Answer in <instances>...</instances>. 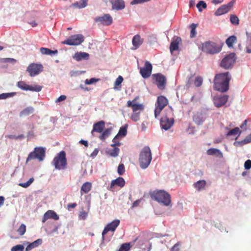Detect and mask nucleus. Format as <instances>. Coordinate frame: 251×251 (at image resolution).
Wrapping results in <instances>:
<instances>
[{"instance_id":"obj_49","label":"nucleus","mask_w":251,"mask_h":251,"mask_svg":"<svg viewBox=\"0 0 251 251\" xmlns=\"http://www.w3.org/2000/svg\"><path fill=\"white\" fill-rule=\"evenodd\" d=\"M24 247L22 245H17L13 247L11 250V251H23Z\"/></svg>"},{"instance_id":"obj_61","label":"nucleus","mask_w":251,"mask_h":251,"mask_svg":"<svg viewBox=\"0 0 251 251\" xmlns=\"http://www.w3.org/2000/svg\"><path fill=\"white\" fill-rule=\"evenodd\" d=\"M178 243L176 244L172 248V251H179Z\"/></svg>"},{"instance_id":"obj_42","label":"nucleus","mask_w":251,"mask_h":251,"mask_svg":"<svg viewBox=\"0 0 251 251\" xmlns=\"http://www.w3.org/2000/svg\"><path fill=\"white\" fill-rule=\"evenodd\" d=\"M34 180V179L33 177H31L27 182L24 183H19V185L23 188H27L32 184Z\"/></svg>"},{"instance_id":"obj_41","label":"nucleus","mask_w":251,"mask_h":251,"mask_svg":"<svg viewBox=\"0 0 251 251\" xmlns=\"http://www.w3.org/2000/svg\"><path fill=\"white\" fill-rule=\"evenodd\" d=\"M230 21L233 25H238L239 24V18L235 15H230Z\"/></svg>"},{"instance_id":"obj_40","label":"nucleus","mask_w":251,"mask_h":251,"mask_svg":"<svg viewBox=\"0 0 251 251\" xmlns=\"http://www.w3.org/2000/svg\"><path fill=\"white\" fill-rule=\"evenodd\" d=\"M140 113L141 112L140 111H138V112H133L130 116V119L134 122H137L139 121L140 119Z\"/></svg>"},{"instance_id":"obj_25","label":"nucleus","mask_w":251,"mask_h":251,"mask_svg":"<svg viewBox=\"0 0 251 251\" xmlns=\"http://www.w3.org/2000/svg\"><path fill=\"white\" fill-rule=\"evenodd\" d=\"M181 42V39L179 37H176L171 43L170 50L171 52L176 50L178 49V45Z\"/></svg>"},{"instance_id":"obj_55","label":"nucleus","mask_w":251,"mask_h":251,"mask_svg":"<svg viewBox=\"0 0 251 251\" xmlns=\"http://www.w3.org/2000/svg\"><path fill=\"white\" fill-rule=\"evenodd\" d=\"M244 168L246 170H249L251 168V160H247L244 163Z\"/></svg>"},{"instance_id":"obj_22","label":"nucleus","mask_w":251,"mask_h":251,"mask_svg":"<svg viewBox=\"0 0 251 251\" xmlns=\"http://www.w3.org/2000/svg\"><path fill=\"white\" fill-rule=\"evenodd\" d=\"M143 42L144 39L141 38L140 35L139 34L135 35L132 40L133 47H132L131 49L133 50H137L143 43Z\"/></svg>"},{"instance_id":"obj_26","label":"nucleus","mask_w":251,"mask_h":251,"mask_svg":"<svg viewBox=\"0 0 251 251\" xmlns=\"http://www.w3.org/2000/svg\"><path fill=\"white\" fill-rule=\"evenodd\" d=\"M89 57L88 53L84 52H76L73 56V58L77 61L82 60V59L87 60Z\"/></svg>"},{"instance_id":"obj_16","label":"nucleus","mask_w":251,"mask_h":251,"mask_svg":"<svg viewBox=\"0 0 251 251\" xmlns=\"http://www.w3.org/2000/svg\"><path fill=\"white\" fill-rule=\"evenodd\" d=\"M235 2V0H232L227 4L222 5L216 11L215 15L220 16L227 13L233 6Z\"/></svg>"},{"instance_id":"obj_15","label":"nucleus","mask_w":251,"mask_h":251,"mask_svg":"<svg viewBox=\"0 0 251 251\" xmlns=\"http://www.w3.org/2000/svg\"><path fill=\"white\" fill-rule=\"evenodd\" d=\"M174 123V118H169L167 116H162L160 119V125L161 127L165 130L170 129L173 126Z\"/></svg>"},{"instance_id":"obj_4","label":"nucleus","mask_w":251,"mask_h":251,"mask_svg":"<svg viewBox=\"0 0 251 251\" xmlns=\"http://www.w3.org/2000/svg\"><path fill=\"white\" fill-rule=\"evenodd\" d=\"M52 165L58 170L64 169L67 165L66 153L61 151L55 156L52 162Z\"/></svg>"},{"instance_id":"obj_23","label":"nucleus","mask_w":251,"mask_h":251,"mask_svg":"<svg viewBox=\"0 0 251 251\" xmlns=\"http://www.w3.org/2000/svg\"><path fill=\"white\" fill-rule=\"evenodd\" d=\"M113 9L120 10L125 8V3L124 0H110Z\"/></svg>"},{"instance_id":"obj_24","label":"nucleus","mask_w":251,"mask_h":251,"mask_svg":"<svg viewBox=\"0 0 251 251\" xmlns=\"http://www.w3.org/2000/svg\"><path fill=\"white\" fill-rule=\"evenodd\" d=\"M49 219H52L55 220L59 219V216L53 210H48L44 215L42 222L45 223L47 220Z\"/></svg>"},{"instance_id":"obj_38","label":"nucleus","mask_w":251,"mask_h":251,"mask_svg":"<svg viewBox=\"0 0 251 251\" xmlns=\"http://www.w3.org/2000/svg\"><path fill=\"white\" fill-rule=\"evenodd\" d=\"M127 133V126H123L120 127V130L118 132V133L117 135L118 136H122L124 137L126 135Z\"/></svg>"},{"instance_id":"obj_36","label":"nucleus","mask_w":251,"mask_h":251,"mask_svg":"<svg viewBox=\"0 0 251 251\" xmlns=\"http://www.w3.org/2000/svg\"><path fill=\"white\" fill-rule=\"evenodd\" d=\"M42 243V240L41 239H37V240L35 241L34 242L31 243L29 245H28L26 248V251H28V250L35 248L38 246L39 245H41Z\"/></svg>"},{"instance_id":"obj_5","label":"nucleus","mask_w":251,"mask_h":251,"mask_svg":"<svg viewBox=\"0 0 251 251\" xmlns=\"http://www.w3.org/2000/svg\"><path fill=\"white\" fill-rule=\"evenodd\" d=\"M45 148L43 147H36L34 151L30 152L26 159V162L32 159H37L40 161L44 160L45 157Z\"/></svg>"},{"instance_id":"obj_28","label":"nucleus","mask_w":251,"mask_h":251,"mask_svg":"<svg viewBox=\"0 0 251 251\" xmlns=\"http://www.w3.org/2000/svg\"><path fill=\"white\" fill-rule=\"evenodd\" d=\"M206 181L204 180H201L198 181L194 184V187L198 191H200L204 190L206 186Z\"/></svg>"},{"instance_id":"obj_12","label":"nucleus","mask_w":251,"mask_h":251,"mask_svg":"<svg viewBox=\"0 0 251 251\" xmlns=\"http://www.w3.org/2000/svg\"><path fill=\"white\" fill-rule=\"evenodd\" d=\"M43 66L41 64L36 63L30 64L27 68L26 71L31 76H34L43 71Z\"/></svg>"},{"instance_id":"obj_60","label":"nucleus","mask_w":251,"mask_h":251,"mask_svg":"<svg viewBox=\"0 0 251 251\" xmlns=\"http://www.w3.org/2000/svg\"><path fill=\"white\" fill-rule=\"evenodd\" d=\"M77 205L76 203H69L67 205L68 209L69 210L71 208H75Z\"/></svg>"},{"instance_id":"obj_29","label":"nucleus","mask_w":251,"mask_h":251,"mask_svg":"<svg viewBox=\"0 0 251 251\" xmlns=\"http://www.w3.org/2000/svg\"><path fill=\"white\" fill-rule=\"evenodd\" d=\"M207 154L209 155H216L217 156L221 158L223 157V153L218 149L215 148H211L208 149L207 151Z\"/></svg>"},{"instance_id":"obj_51","label":"nucleus","mask_w":251,"mask_h":251,"mask_svg":"<svg viewBox=\"0 0 251 251\" xmlns=\"http://www.w3.org/2000/svg\"><path fill=\"white\" fill-rule=\"evenodd\" d=\"M99 80V79H96L94 77L91 78L90 79H86L85 80V84H87V85H90V84H92L94 83H95V82L98 81Z\"/></svg>"},{"instance_id":"obj_9","label":"nucleus","mask_w":251,"mask_h":251,"mask_svg":"<svg viewBox=\"0 0 251 251\" xmlns=\"http://www.w3.org/2000/svg\"><path fill=\"white\" fill-rule=\"evenodd\" d=\"M235 59V54L234 53H229L222 59L220 66L225 69H228L232 66Z\"/></svg>"},{"instance_id":"obj_59","label":"nucleus","mask_w":251,"mask_h":251,"mask_svg":"<svg viewBox=\"0 0 251 251\" xmlns=\"http://www.w3.org/2000/svg\"><path fill=\"white\" fill-rule=\"evenodd\" d=\"M66 99V96L65 95H61L56 100V102L62 101Z\"/></svg>"},{"instance_id":"obj_14","label":"nucleus","mask_w":251,"mask_h":251,"mask_svg":"<svg viewBox=\"0 0 251 251\" xmlns=\"http://www.w3.org/2000/svg\"><path fill=\"white\" fill-rule=\"evenodd\" d=\"M95 20L96 23L106 26L111 25L113 22L112 18L109 14H105L102 16L97 17Z\"/></svg>"},{"instance_id":"obj_17","label":"nucleus","mask_w":251,"mask_h":251,"mask_svg":"<svg viewBox=\"0 0 251 251\" xmlns=\"http://www.w3.org/2000/svg\"><path fill=\"white\" fill-rule=\"evenodd\" d=\"M228 99V96L226 95H222L215 96L213 98V102L217 107H221L224 105Z\"/></svg>"},{"instance_id":"obj_8","label":"nucleus","mask_w":251,"mask_h":251,"mask_svg":"<svg viewBox=\"0 0 251 251\" xmlns=\"http://www.w3.org/2000/svg\"><path fill=\"white\" fill-rule=\"evenodd\" d=\"M84 41V37L81 34H75L69 37L66 40L62 42V44L70 46L80 45Z\"/></svg>"},{"instance_id":"obj_33","label":"nucleus","mask_w":251,"mask_h":251,"mask_svg":"<svg viewBox=\"0 0 251 251\" xmlns=\"http://www.w3.org/2000/svg\"><path fill=\"white\" fill-rule=\"evenodd\" d=\"M237 41V38L234 35L229 36L226 41V43L229 48L233 47V43Z\"/></svg>"},{"instance_id":"obj_7","label":"nucleus","mask_w":251,"mask_h":251,"mask_svg":"<svg viewBox=\"0 0 251 251\" xmlns=\"http://www.w3.org/2000/svg\"><path fill=\"white\" fill-rule=\"evenodd\" d=\"M168 104V100L165 97L160 96L157 97L154 110V116L155 118H157L159 115L161 111Z\"/></svg>"},{"instance_id":"obj_10","label":"nucleus","mask_w":251,"mask_h":251,"mask_svg":"<svg viewBox=\"0 0 251 251\" xmlns=\"http://www.w3.org/2000/svg\"><path fill=\"white\" fill-rule=\"evenodd\" d=\"M17 86L21 89L24 91H31L35 92H40L42 90V86L37 85H29L25 81H20L17 83Z\"/></svg>"},{"instance_id":"obj_21","label":"nucleus","mask_w":251,"mask_h":251,"mask_svg":"<svg viewBox=\"0 0 251 251\" xmlns=\"http://www.w3.org/2000/svg\"><path fill=\"white\" fill-rule=\"evenodd\" d=\"M136 99L133 100L132 101L128 100L127 102L126 105L128 107H131L133 112H138L143 110L144 107L142 104L135 103Z\"/></svg>"},{"instance_id":"obj_19","label":"nucleus","mask_w":251,"mask_h":251,"mask_svg":"<svg viewBox=\"0 0 251 251\" xmlns=\"http://www.w3.org/2000/svg\"><path fill=\"white\" fill-rule=\"evenodd\" d=\"M105 128V122L103 121H100L95 123L93 125V129L91 131V134L94 136V133L97 132L101 133Z\"/></svg>"},{"instance_id":"obj_48","label":"nucleus","mask_w":251,"mask_h":251,"mask_svg":"<svg viewBox=\"0 0 251 251\" xmlns=\"http://www.w3.org/2000/svg\"><path fill=\"white\" fill-rule=\"evenodd\" d=\"M202 83V79L200 76L197 77L194 81V85L196 87H200Z\"/></svg>"},{"instance_id":"obj_30","label":"nucleus","mask_w":251,"mask_h":251,"mask_svg":"<svg viewBox=\"0 0 251 251\" xmlns=\"http://www.w3.org/2000/svg\"><path fill=\"white\" fill-rule=\"evenodd\" d=\"M88 0H81L80 2H76L73 3L70 7L82 8L86 7L88 4Z\"/></svg>"},{"instance_id":"obj_50","label":"nucleus","mask_w":251,"mask_h":251,"mask_svg":"<svg viewBox=\"0 0 251 251\" xmlns=\"http://www.w3.org/2000/svg\"><path fill=\"white\" fill-rule=\"evenodd\" d=\"M117 172L119 175H122L124 174L125 172V168L123 164H121L119 165Z\"/></svg>"},{"instance_id":"obj_56","label":"nucleus","mask_w":251,"mask_h":251,"mask_svg":"<svg viewBox=\"0 0 251 251\" xmlns=\"http://www.w3.org/2000/svg\"><path fill=\"white\" fill-rule=\"evenodd\" d=\"M246 52L248 53H251V36L250 40V43L246 48Z\"/></svg>"},{"instance_id":"obj_37","label":"nucleus","mask_w":251,"mask_h":251,"mask_svg":"<svg viewBox=\"0 0 251 251\" xmlns=\"http://www.w3.org/2000/svg\"><path fill=\"white\" fill-rule=\"evenodd\" d=\"M194 122L197 125H201L204 122L203 118L199 115H195L193 117Z\"/></svg>"},{"instance_id":"obj_44","label":"nucleus","mask_w":251,"mask_h":251,"mask_svg":"<svg viewBox=\"0 0 251 251\" xmlns=\"http://www.w3.org/2000/svg\"><path fill=\"white\" fill-rule=\"evenodd\" d=\"M26 231V226L25 224H22L19 228L17 229V232L20 235H23Z\"/></svg>"},{"instance_id":"obj_13","label":"nucleus","mask_w":251,"mask_h":251,"mask_svg":"<svg viewBox=\"0 0 251 251\" xmlns=\"http://www.w3.org/2000/svg\"><path fill=\"white\" fill-rule=\"evenodd\" d=\"M152 66L151 64L148 61H146L145 65L140 68V73L143 78L146 79L149 77L152 72Z\"/></svg>"},{"instance_id":"obj_1","label":"nucleus","mask_w":251,"mask_h":251,"mask_svg":"<svg viewBox=\"0 0 251 251\" xmlns=\"http://www.w3.org/2000/svg\"><path fill=\"white\" fill-rule=\"evenodd\" d=\"M230 80L228 72L216 75L214 80V89L221 92L227 91L229 88Z\"/></svg>"},{"instance_id":"obj_20","label":"nucleus","mask_w":251,"mask_h":251,"mask_svg":"<svg viewBox=\"0 0 251 251\" xmlns=\"http://www.w3.org/2000/svg\"><path fill=\"white\" fill-rule=\"evenodd\" d=\"M125 185V181L124 179L122 177H119L111 181L109 190L113 191L115 186H117L122 188Z\"/></svg>"},{"instance_id":"obj_18","label":"nucleus","mask_w":251,"mask_h":251,"mask_svg":"<svg viewBox=\"0 0 251 251\" xmlns=\"http://www.w3.org/2000/svg\"><path fill=\"white\" fill-rule=\"evenodd\" d=\"M120 220H114L110 223L108 224L104 228L102 232V239H104V235L109 231H114L117 226L120 224Z\"/></svg>"},{"instance_id":"obj_32","label":"nucleus","mask_w":251,"mask_h":251,"mask_svg":"<svg viewBox=\"0 0 251 251\" xmlns=\"http://www.w3.org/2000/svg\"><path fill=\"white\" fill-rule=\"evenodd\" d=\"M40 52L43 54L52 55L57 54L58 51L57 50H52L48 48H40Z\"/></svg>"},{"instance_id":"obj_62","label":"nucleus","mask_w":251,"mask_h":251,"mask_svg":"<svg viewBox=\"0 0 251 251\" xmlns=\"http://www.w3.org/2000/svg\"><path fill=\"white\" fill-rule=\"evenodd\" d=\"M99 152V150L97 149H95L93 152L91 154V157L96 156Z\"/></svg>"},{"instance_id":"obj_35","label":"nucleus","mask_w":251,"mask_h":251,"mask_svg":"<svg viewBox=\"0 0 251 251\" xmlns=\"http://www.w3.org/2000/svg\"><path fill=\"white\" fill-rule=\"evenodd\" d=\"M111 129L110 128H106L104 129L103 131L101 133V135L99 136V138L101 140H104L106 138H107L109 135L110 134Z\"/></svg>"},{"instance_id":"obj_45","label":"nucleus","mask_w":251,"mask_h":251,"mask_svg":"<svg viewBox=\"0 0 251 251\" xmlns=\"http://www.w3.org/2000/svg\"><path fill=\"white\" fill-rule=\"evenodd\" d=\"M16 94V92H12V93H2L0 94V99H5L7 98L13 97Z\"/></svg>"},{"instance_id":"obj_6","label":"nucleus","mask_w":251,"mask_h":251,"mask_svg":"<svg viewBox=\"0 0 251 251\" xmlns=\"http://www.w3.org/2000/svg\"><path fill=\"white\" fill-rule=\"evenodd\" d=\"M201 50L207 53L215 54L219 52L221 49L215 42L207 41L202 44Z\"/></svg>"},{"instance_id":"obj_11","label":"nucleus","mask_w":251,"mask_h":251,"mask_svg":"<svg viewBox=\"0 0 251 251\" xmlns=\"http://www.w3.org/2000/svg\"><path fill=\"white\" fill-rule=\"evenodd\" d=\"M152 77L157 87L160 90H164L166 84V77L162 74L158 73L153 74Z\"/></svg>"},{"instance_id":"obj_64","label":"nucleus","mask_w":251,"mask_h":251,"mask_svg":"<svg viewBox=\"0 0 251 251\" xmlns=\"http://www.w3.org/2000/svg\"><path fill=\"white\" fill-rule=\"evenodd\" d=\"M79 143L82 145H84L85 147H88V142L87 141L81 140L79 141Z\"/></svg>"},{"instance_id":"obj_43","label":"nucleus","mask_w":251,"mask_h":251,"mask_svg":"<svg viewBox=\"0 0 251 251\" xmlns=\"http://www.w3.org/2000/svg\"><path fill=\"white\" fill-rule=\"evenodd\" d=\"M131 248L130 243H125L123 244L119 250V251H128Z\"/></svg>"},{"instance_id":"obj_34","label":"nucleus","mask_w":251,"mask_h":251,"mask_svg":"<svg viewBox=\"0 0 251 251\" xmlns=\"http://www.w3.org/2000/svg\"><path fill=\"white\" fill-rule=\"evenodd\" d=\"M120 150L117 147H114L111 150H109L107 151V153L110 156L115 157H117L119 153Z\"/></svg>"},{"instance_id":"obj_27","label":"nucleus","mask_w":251,"mask_h":251,"mask_svg":"<svg viewBox=\"0 0 251 251\" xmlns=\"http://www.w3.org/2000/svg\"><path fill=\"white\" fill-rule=\"evenodd\" d=\"M92 188V184L89 182H86L83 184L81 187L80 193L81 195L83 194L88 193Z\"/></svg>"},{"instance_id":"obj_39","label":"nucleus","mask_w":251,"mask_h":251,"mask_svg":"<svg viewBox=\"0 0 251 251\" xmlns=\"http://www.w3.org/2000/svg\"><path fill=\"white\" fill-rule=\"evenodd\" d=\"M198 26V24H192L190 25V27L191 28V32H190V37L193 38L196 36L197 32H196V27Z\"/></svg>"},{"instance_id":"obj_54","label":"nucleus","mask_w":251,"mask_h":251,"mask_svg":"<svg viewBox=\"0 0 251 251\" xmlns=\"http://www.w3.org/2000/svg\"><path fill=\"white\" fill-rule=\"evenodd\" d=\"M123 78L122 76L119 75L116 79L115 83L114 85L115 86H119L120 85L122 82L123 81Z\"/></svg>"},{"instance_id":"obj_31","label":"nucleus","mask_w":251,"mask_h":251,"mask_svg":"<svg viewBox=\"0 0 251 251\" xmlns=\"http://www.w3.org/2000/svg\"><path fill=\"white\" fill-rule=\"evenodd\" d=\"M34 112V108L29 106L23 110L20 113V117H24L29 115Z\"/></svg>"},{"instance_id":"obj_52","label":"nucleus","mask_w":251,"mask_h":251,"mask_svg":"<svg viewBox=\"0 0 251 251\" xmlns=\"http://www.w3.org/2000/svg\"><path fill=\"white\" fill-rule=\"evenodd\" d=\"M118 136L116 135L112 140L113 144L111 145L112 147H115L116 146H120L121 143L118 141Z\"/></svg>"},{"instance_id":"obj_53","label":"nucleus","mask_w":251,"mask_h":251,"mask_svg":"<svg viewBox=\"0 0 251 251\" xmlns=\"http://www.w3.org/2000/svg\"><path fill=\"white\" fill-rule=\"evenodd\" d=\"M151 0H133L130 2L131 5H134L137 4L143 3L146 2H148Z\"/></svg>"},{"instance_id":"obj_58","label":"nucleus","mask_w":251,"mask_h":251,"mask_svg":"<svg viewBox=\"0 0 251 251\" xmlns=\"http://www.w3.org/2000/svg\"><path fill=\"white\" fill-rule=\"evenodd\" d=\"M87 216V213L85 211H82L80 212L79 214V217H80L82 219H85Z\"/></svg>"},{"instance_id":"obj_46","label":"nucleus","mask_w":251,"mask_h":251,"mask_svg":"<svg viewBox=\"0 0 251 251\" xmlns=\"http://www.w3.org/2000/svg\"><path fill=\"white\" fill-rule=\"evenodd\" d=\"M241 131L239 129V127H235L233 129L230 130L227 133L228 135H237L239 133H241Z\"/></svg>"},{"instance_id":"obj_2","label":"nucleus","mask_w":251,"mask_h":251,"mask_svg":"<svg viewBox=\"0 0 251 251\" xmlns=\"http://www.w3.org/2000/svg\"><path fill=\"white\" fill-rule=\"evenodd\" d=\"M151 196L152 199L164 206H172L171 196L164 190H160L154 191Z\"/></svg>"},{"instance_id":"obj_63","label":"nucleus","mask_w":251,"mask_h":251,"mask_svg":"<svg viewBox=\"0 0 251 251\" xmlns=\"http://www.w3.org/2000/svg\"><path fill=\"white\" fill-rule=\"evenodd\" d=\"M17 136L13 135H7L6 136V137L9 138L10 139H15L17 140Z\"/></svg>"},{"instance_id":"obj_57","label":"nucleus","mask_w":251,"mask_h":251,"mask_svg":"<svg viewBox=\"0 0 251 251\" xmlns=\"http://www.w3.org/2000/svg\"><path fill=\"white\" fill-rule=\"evenodd\" d=\"M243 142L245 144H248L251 142V133L245 138V139L243 140Z\"/></svg>"},{"instance_id":"obj_47","label":"nucleus","mask_w":251,"mask_h":251,"mask_svg":"<svg viewBox=\"0 0 251 251\" xmlns=\"http://www.w3.org/2000/svg\"><path fill=\"white\" fill-rule=\"evenodd\" d=\"M201 7H202V8L204 9L206 8L207 7L206 3L202 0L200 1L197 4V7L198 8L199 11L200 12L202 11Z\"/></svg>"},{"instance_id":"obj_3","label":"nucleus","mask_w":251,"mask_h":251,"mask_svg":"<svg viewBox=\"0 0 251 251\" xmlns=\"http://www.w3.org/2000/svg\"><path fill=\"white\" fill-rule=\"evenodd\" d=\"M152 159L151 150L149 146H145L141 150L139 158V162L141 168L146 169L150 164Z\"/></svg>"}]
</instances>
